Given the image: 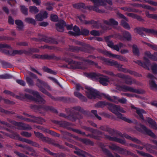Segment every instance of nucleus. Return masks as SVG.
I'll return each mask as SVG.
<instances>
[{"label": "nucleus", "mask_w": 157, "mask_h": 157, "mask_svg": "<svg viewBox=\"0 0 157 157\" xmlns=\"http://www.w3.org/2000/svg\"><path fill=\"white\" fill-rule=\"evenodd\" d=\"M136 128L138 131L145 132L152 138L157 139V136H156L151 130L141 124H137L136 127ZM152 141L153 143L156 145V147L148 144L144 145V146L148 152L157 155V152H155L153 150L157 148V141L153 140Z\"/></svg>", "instance_id": "1"}, {"label": "nucleus", "mask_w": 157, "mask_h": 157, "mask_svg": "<svg viewBox=\"0 0 157 157\" xmlns=\"http://www.w3.org/2000/svg\"><path fill=\"white\" fill-rule=\"evenodd\" d=\"M86 75L93 80H98L100 83L104 86L107 85L109 82V78L108 77L103 76L99 73H90L86 74Z\"/></svg>", "instance_id": "2"}, {"label": "nucleus", "mask_w": 157, "mask_h": 157, "mask_svg": "<svg viewBox=\"0 0 157 157\" xmlns=\"http://www.w3.org/2000/svg\"><path fill=\"white\" fill-rule=\"evenodd\" d=\"M104 61L108 65L114 66L118 69L119 71H122L125 73L128 72L130 74L133 75L135 76H140L139 74L136 72L132 71L129 70H126L125 69L122 68V65L119 64L117 62L112 60H110L109 59L104 58L103 59Z\"/></svg>", "instance_id": "3"}, {"label": "nucleus", "mask_w": 157, "mask_h": 157, "mask_svg": "<svg viewBox=\"0 0 157 157\" xmlns=\"http://www.w3.org/2000/svg\"><path fill=\"white\" fill-rule=\"evenodd\" d=\"M24 91L25 92L28 93L30 94H33L35 97L36 98H34L30 94L25 93L24 95H25V94H28L31 96L32 97V99H29L27 98H25L24 99H27L32 100L39 104H44L45 103V101L40 96V95H39L38 92L37 91H35L31 89L27 88L25 89L24 90ZM23 100H24V99Z\"/></svg>", "instance_id": "4"}, {"label": "nucleus", "mask_w": 157, "mask_h": 157, "mask_svg": "<svg viewBox=\"0 0 157 157\" xmlns=\"http://www.w3.org/2000/svg\"><path fill=\"white\" fill-rule=\"evenodd\" d=\"M63 59L66 62L68 63V66H66V67L67 68H78L84 69L86 68V67L84 66V64H85V62H76L71 60V59L65 57Z\"/></svg>", "instance_id": "5"}, {"label": "nucleus", "mask_w": 157, "mask_h": 157, "mask_svg": "<svg viewBox=\"0 0 157 157\" xmlns=\"http://www.w3.org/2000/svg\"><path fill=\"white\" fill-rule=\"evenodd\" d=\"M97 134L99 137H97L96 138V139H100L99 137H102L104 136H105L106 139L110 140L116 141L122 144L128 146V144L126 143V141L124 139H121L117 137H112L107 135H104L103 133L99 131H97Z\"/></svg>", "instance_id": "6"}, {"label": "nucleus", "mask_w": 157, "mask_h": 157, "mask_svg": "<svg viewBox=\"0 0 157 157\" xmlns=\"http://www.w3.org/2000/svg\"><path fill=\"white\" fill-rule=\"evenodd\" d=\"M111 37V36H109L105 38L107 44L109 47L117 51H119L120 48H123L125 46V45H124L121 43H119L118 44L114 45L112 41H110L109 40Z\"/></svg>", "instance_id": "7"}, {"label": "nucleus", "mask_w": 157, "mask_h": 157, "mask_svg": "<svg viewBox=\"0 0 157 157\" xmlns=\"http://www.w3.org/2000/svg\"><path fill=\"white\" fill-rule=\"evenodd\" d=\"M101 96L104 97L108 100L115 103H117V101H118L121 103L124 104L127 101L125 98H118L116 96H113L110 97L108 94H101Z\"/></svg>", "instance_id": "8"}, {"label": "nucleus", "mask_w": 157, "mask_h": 157, "mask_svg": "<svg viewBox=\"0 0 157 157\" xmlns=\"http://www.w3.org/2000/svg\"><path fill=\"white\" fill-rule=\"evenodd\" d=\"M86 93L87 97L90 99H95L98 98L99 93L97 90L90 87L86 88Z\"/></svg>", "instance_id": "9"}, {"label": "nucleus", "mask_w": 157, "mask_h": 157, "mask_svg": "<svg viewBox=\"0 0 157 157\" xmlns=\"http://www.w3.org/2000/svg\"><path fill=\"white\" fill-rule=\"evenodd\" d=\"M36 85L39 87L40 90L43 93L51 97L52 98H53V97H52L51 94L42 87L46 85V82L38 78L36 81Z\"/></svg>", "instance_id": "10"}, {"label": "nucleus", "mask_w": 157, "mask_h": 157, "mask_svg": "<svg viewBox=\"0 0 157 157\" xmlns=\"http://www.w3.org/2000/svg\"><path fill=\"white\" fill-rule=\"evenodd\" d=\"M3 92L6 94L10 95L15 98L21 100H23V99L25 98L29 99H32V97L31 96L27 94H25V95L20 94L19 96H17L14 94L13 93L7 90H5Z\"/></svg>", "instance_id": "11"}, {"label": "nucleus", "mask_w": 157, "mask_h": 157, "mask_svg": "<svg viewBox=\"0 0 157 157\" xmlns=\"http://www.w3.org/2000/svg\"><path fill=\"white\" fill-rule=\"evenodd\" d=\"M122 91L125 92L129 91L137 94H143L145 91L143 90L136 89L127 86H124L121 87Z\"/></svg>", "instance_id": "12"}, {"label": "nucleus", "mask_w": 157, "mask_h": 157, "mask_svg": "<svg viewBox=\"0 0 157 157\" xmlns=\"http://www.w3.org/2000/svg\"><path fill=\"white\" fill-rule=\"evenodd\" d=\"M114 37L119 39L121 40H127L129 41L132 38L131 34L128 32L124 31L123 33V36L120 35L118 33L114 34Z\"/></svg>", "instance_id": "13"}, {"label": "nucleus", "mask_w": 157, "mask_h": 157, "mask_svg": "<svg viewBox=\"0 0 157 157\" xmlns=\"http://www.w3.org/2000/svg\"><path fill=\"white\" fill-rule=\"evenodd\" d=\"M134 31L135 32L143 36L145 35L144 33H155V31L151 29H147L144 27H140L136 28L134 29Z\"/></svg>", "instance_id": "14"}, {"label": "nucleus", "mask_w": 157, "mask_h": 157, "mask_svg": "<svg viewBox=\"0 0 157 157\" xmlns=\"http://www.w3.org/2000/svg\"><path fill=\"white\" fill-rule=\"evenodd\" d=\"M34 133L36 136L41 140L42 141L49 144H52V140L51 139L48 137H45L41 133L34 131Z\"/></svg>", "instance_id": "15"}, {"label": "nucleus", "mask_w": 157, "mask_h": 157, "mask_svg": "<svg viewBox=\"0 0 157 157\" xmlns=\"http://www.w3.org/2000/svg\"><path fill=\"white\" fill-rule=\"evenodd\" d=\"M147 77L150 79L149 85L151 89L154 90H157V84L153 80L156 79V78L151 74H148Z\"/></svg>", "instance_id": "16"}, {"label": "nucleus", "mask_w": 157, "mask_h": 157, "mask_svg": "<svg viewBox=\"0 0 157 157\" xmlns=\"http://www.w3.org/2000/svg\"><path fill=\"white\" fill-rule=\"evenodd\" d=\"M11 122L15 125L18 126V128L19 129L30 130L32 129L31 127L28 124L17 122L14 121H12Z\"/></svg>", "instance_id": "17"}, {"label": "nucleus", "mask_w": 157, "mask_h": 157, "mask_svg": "<svg viewBox=\"0 0 157 157\" xmlns=\"http://www.w3.org/2000/svg\"><path fill=\"white\" fill-rule=\"evenodd\" d=\"M118 134L119 136L121 137H125L127 139L132 140V141L136 143L137 144L143 145V144L141 142L140 140L134 137H132L130 136H129L126 134H122L120 132L118 133Z\"/></svg>", "instance_id": "18"}, {"label": "nucleus", "mask_w": 157, "mask_h": 157, "mask_svg": "<svg viewBox=\"0 0 157 157\" xmlns=\"http://www.w3.org/2000/svg\"><path fill=\"white\" fill-rule=\"evenodd\" d=\"M144 60L145 62L142 63L140 60H138L136 61H134L136 63H137L138 65L141 66L149 70L148 66H150V64L149 63L148 59L145 57H144Z\"/></svg>", "instance_id": "19"}, {"label": "nucleus", "mask_w": 157, "mask_h": 157, "mask_svg": "<svg viewBox=\"0 0 157 157\" xmlns=\"http://www.w3.org/2000/svg\"><path fill=\"white\" fill-rule=\"evenodd\" d=\"M48 14L45 11H40V13L35 16V18L38 21H41L44 19L48 17Z\"/></svg>", "instance_id": "20"}, {"label": "nucleus", "mask_w": 157, "mask_h": 157, "mask_svg": "<svg viewBox=\"0 0 157 157\" xmlns=\"http://www.w3.org/2000/svg\"><path fill=\"white\" fill-rule=\"evenodd\" d=\"M131 107L132 109H135L136 110V112L139 115V117L141 120L143 121H144V117L143 116V114L144 113H146L143 109L137 108L134 106L132 105H131Z\"/></svg>", "instance_id": "21"}, {"label": "nucleus", "mask_w": 157, "mask_h": 157, "mask_svg": "<svg viewBox=\"0 0 157 157\" xmlns=\"http://www.w3.org/2000/svg\"><path fill=\"white\" fill-rule=\"evenodd\" d=\"M99 146L101 147L103 151L107 155L106 157H114L108 150L104 148L105 145H104V144L101 143H99ZM115 155L116 157H121L117 154H115Z\"/></svg>", "instance_id": "22"}, {"label": "nucleus", "mask_w": 157, "mask_h": 157, "mask_svg": "<svg viewBox=\"0 0 157 157\" xmlns=\"http://www.w3.org/2000/svg\"><path fill=\"white\" fill-rule=\"evenodd\" d=\"M56 27L57 30L60 32L64 31V27L66 26V23L63 20H60L56 24Z\"/></svg>", "instance_id": "23"}, {"label": "nucleus", "mask_w": 157, "mask_h": 157, "mask_svg": "<svg viewBox=\"0 0 157 157\" xmlns=\"http://www.w3.org/2000/svg\"><path fill=\"white\" fill-rule=\"evenodd\" d=\"M4 52L8 55L14 56L17 54H21L23 53V52L21 50H14L12 51L6 50Z\"/></svg>", "instance_id": "24"}, {"label": "nucleus", "mask_w": 157, "mask_h": 157, "mask_svg": "<svg viewBox=\"0 0 157 157\" xmlns=\"http://www.w3.org/2000/svg\"><path fill=\"white\" fill-rule=\"evenodd\" d=\"M107 54L109 56V57H115L117 59H118L120 60L123 61H127V60L123 56H121L119 55H115L109 52H107Z\"/></svg>", "instance_id": "25"}, {"label": "nucleus", "mask_w": 157, "mask_h": 157, "mask_svg": "<svg viewBox=\"0 0 157 157\" xmlns=\"http://www.w3.org/2000/svg\"><path fill=\"white\" fill-rule=\"evenodd\" d=\"M119 105L109 104L108 105V109L113 113L114 114L118 112Z\"/></svg>", "instance_id": "26"}, {"label": "nucleus", "mask_w": 157, "mask_h": 157, "mask_svg": "<svg viewBox=\"0 0 157 157\" xmlns=\"http://www.w3.org/2000/svg\"><path fill=\"white\" fill-rule=\"evenodd\" d=\"M125 83L128 85H131L132 83L137 84L136 81L134 79H132L131 77L126 75L125 78Z\"/></svg>", "instance_id": "27"}, {"label": "nucleus", "mask_w": 157, "mask_h": 157, "mask_svg": "<svg viewBox=\"0 0 157 157\" xmlns=\"http://www.w3.org/2000/svg\"><path fill=\"white\" fill-rule=\"evenodd\" d=\"M73 30L74 32L71 31H69L68 32L69 34L74 36H77L80 35V31L78 27L75 26L73 28Z\"/></svg>", "instance_id": "28"}, {"label": "nucleus", "mask_w": 157, "mask_h": 157, "mask_svg": "<svg viewBox=\"0 0 157 157\" xmlns=\"http://www.w3.org/2000/svg\"><path fill=\"white\" fill-rule=\"evenodd\" d=\"M118 118L121 119L129 123H132V121L129 119L123 116V115L119 112H117L115 114Z\"/></svg>", "instance_id": "29"}, {"label": "nucleus", "mask_w": 157, "mask_h": 157, "mask_svg": "<svg viewBox=\"0 0 157 157\" xmlns=\"http://www.w3.org/2000/svg\"><path fill=\"white\" fill-rule=\"evenodd\" d=\"M74 153L78 155L82 156V157H85L87 155H88L90 157H94L93 156L88 154L87 152L79 149L76 151H74Z\"/></svg>", "instance_id": "30"}, {"label": "nucleus", "mask_w": 157, "mask_h": 157, "mask_svg": "<svg viewBox=\"0 0 157 157\" xmlns=\"http://www.w3.org/2000/svg\"><path fill=\"white\" fill-rule=\"evenodd\" d=\"M147 120L150 124L151 127L154 129L157 130V124L154 120L149 117L147 118Z\"/></svg>", "instance_id": "31"}, {"label": "nucleus", "mask_w": 157, "mask_h": 157, "mask_svg": "<svg viewBox=\"0 0 157 157\" xmlns=\"http://www.w3.org/2000/svg\"><path fill=\"white\" fill-rule=\"evenodd\" d=\"M145 56L151 60L157 61V52H155L154 55L151 54L150 52L147 51L145 53Z\"/></svg>", "instance_id": "32"}, {"label": "nucleus", "mask_w": 157, "mask_h": 157, "mask_svg": "<svg viewBox=\"0 0 157 157\" xmlns=\"http://www.w3.org/2000/svg\"><path fill=\"white\" fill-rule=\"evenodd\" d=\"M77 17L82 24H88L91 23L90 21H87L86 19L85 16L83 15L77 16Z\"/></svg>", "instance_id": "33"}, {"label": "nucleus", "mask_w": 157, "mask_h": 157, "mask_svg": "<svg viewBox=\"0 0 157 157\" xmlns=\"http://www.w3.org/2000/svg\"><path fill=\"white\" fill-rule=\"evenodd\" d=\"M104 23L108 25H118V22L115 21L114 19L111 18L107 20H105L104 21Z\"/></svg>", "instance_id": "34"}, {"label": "nucleus", "mask_w": 157, "mask_h": 157, "mask_svg": "<svg viewBox=\"0 0 157 157\" xmlns=\"http://www.w3.org/2000/svg\"><path fill=\"white\" fill-rule=\"evenodd\" d=\"M15 23L17 25V28L19 30H22L23 28L24 25L22 21L19 20H17L15 21Z\"/></svg>", "instance_id": "35"}, {"label": "nucleus", "mask_w": 157, "mask_h": 157, "mask_svg": "<svg viewBox=\"0 0 157 157\" xmlns=\"http://www.w3.org/2000/svg\"><path fill=\"white\" fill-rule=\"evenodd\" d=\"M33 58H36L40 59H49L50 58V57L48 55H39L37 54L33 55Z\"/></svg>", "instance_id": "36"}, {"label": "nucleus", "mask_w": 157, "mask_h": 157, "mask_svg": "<svg viewBox=\"0 0 157 157\" xmlns=\"http://www.w3.org/2000/svg\"><path fill=\"white\" fill-rule=\"evenodd\" d=\"M74 94L75 96L78 97L83 101H87L86 98L78 92H75L74 93Z\"/></svg>", "instance_id": "37"}, {"label": "nucleus", "mask_w": 157, "mask_h": 157, "mask_svg": "<svg viewBox=\"0 0 157 157\" xmlns=\"http://www.w3.org/2000/svg\"><path fill=\"white\" fill-rule=\"evenodd\" d=\"M129 17H132V18L134 19H136L139 21H141L142 19L141 17L138 15L131 13H127L125 14Z\"/></svg>", "instance_id": "38"}, {"label": "nucleus", "mask_w": 157, "mask_h": 157, "mask_svg": "<svg viewBox=\"0 0 157 157\" xmlns=\"http://www.w3.org/2000/svg\"><path fill=\"white\" fill-rule=\"evenodd\" d=\"M38 9L35 6H30L29 7V11L33 14H36L39 12Z\"/></svg>", "instance_id": "39"}, {"label": "nucleus", "mask_w": 157, "mask_h": 157, "mask_svg": "<svg viewBox=\"0 0 157 157\" xmlns=\"http://www.w3.org/2000/svg\"><path fill=\"white\" fill-rule=\"evenodd\" d=\"M43 69L44 71L52 74L55 75L56 73V72L53 71L51 69L46 67H43Z\"/></svg>", "instance_id": "40"}, {"label": "nucleus", "mask_w": 157, "mask_h": 157, "mask_svg": "<svg viewBox=\"0 0 157 157\" xmlns=\"http://www.w3.org/2000/svg\"><path fill=\"white\" fill-rule=\"evenodd\" d=\"M145 14L146 16L147 17L157 20V15L155 14H150L149 12L147 11H146Z\"/></svg>", "instance_id": "41"}, {"label": "nucleus", "mask_w": 157, "mask_h": 157, "mask_svg": "<svg viewBox=\"0 0 157 157\" xmlns=\"http://www.w3.org/2000/svg\"><path fill=\"white\" fill-rule=\"evenodd\" d=\"M100 129L103 131L108 132L111 133L112 131V129L107 126H102L100 127Z\"/></svg>", "instance_id": "42"}, {"label": "nucleus", "mask_w": 157, "mask_h": 157, "mask_svg": "<svg viewBox=\"0 0 157 157\" xmlns=\"http://www.w3.org/2000/svg\"><path fill=\"white\" fill-rule=\"evenodd\" d=\"M43 40L46 42L49 43H54L55 42L53 38L49 37H44L43 39Z\"/></svg>", "instance_id": "43"}, {"label": "nucleus", "mask_w": 157, "mask_h": 157, "mask_svg": "<svg viewBox=\"0 0 157 157\" xmlns=\"http://www.w3.org/2000/svg\"><path fill=\"white\" fill-rule=\"evenodd\" d=\"M25 80L29 86H33L34 82L31 78L28 76L26 77Z\"/></svg>", "instance_id": "44"}, {"label": "nucleus", "mask_w": 157, "mask_h": 157, "mask_svg": "<svg viewBox=\"0 0 157 157\" xmlns=\"http://www.w3.org/2000/svg\"><path fill=\"white\" fill-rule=\"evenodd\" d=\"M136 151L138 154L144 157H153L150 154L145 153L142 151H140L138 150H136Z\"/></svg>", "instance_id": "45"}, {"label": "nucleus", "mask_w": 157, "mask_h": 157, "mask_svg": "<svg viewBox=\"0 0 157 157\" xmlns=\"http://www.w3.org/2000/svg\"><path fill=\"white\" fill-rule=\"evenodd\" d=\"M25 21L28 23L32 24L34 25L36 24L35 20L32 18L28 17L26 18Z\"/></svg>", "instance_id": "46"}, {"label": "nucleus", "mask_w": 157, "mask_h": 157, "mask_svg": "<svg viewBox=\"0 0 157 157\" xmlns=\"http://www.w3.org/2000/svg\"><path fill=\"white\" fill-rule=\"evenodd\" d=\"M121 25L125 29H130V27L129 24L123 20L121 21Z\"/></svg>", "instance_id": "47"}, {"label": "nucleus", "mask_w": 157, "mask_h": 157, "mask_svg": "<svg viewBox=\"0 0 157 157\" xmlns=\"http://www.w3.org/2000/svg\"><path fill=\"white\" fill-rule=\"evenodd\" d=\"M74 7L77 8H84L85 7V4L83 3H79L73 5Z\"/></svg>", "instance_id": "48"}, {"label": "nucleus", "mask_w": 157, "mask_h": 157, "mask_svg": "<svg viewBox=\"0 0 157 157\" xmlns=\"http://www.w3.org/2000/svg\"><path fill=\"white\" fill-rule=\"evenodd\" d=\"M12 76L8 74H5L0 75V79H7L11 78Z\"/></svg>", "instance_id": "49"}, {"label": "nucleus", "mask_w": 157, "mask_h": 157, "mask_svg": "<svg viewBox=\"0 0 157 157\" xmlns=\"http://www.w3.org/2000/svg\"><path fill=\"white\" fill-rule=\"evenodd\" d=\"M107 104V103L105 101H100L98 102L95 105V106L99 107H102Z\"/></svg>", "instance_id": "50"}, {"label": "nucleus", "mask_w": 157, "mask_h": 157, "mask_svg": "<svg viewBox=\"0 0 157 157\" xmlns=\"http://www.w3.org/2000/svg\"><path fill=\"white\" fill-rule=\"evenodd\" d=\"M120 9L122 10H124L125 11H127L129 12H135L134 10L132 9L131 8L128 7H121Z\"/></svg>", "instance_id": "51"}, {"label": "nucleus", "mask_w": 157, "mask_h": 157, "mask_svg": "<svg viewBox=\"0 0 157 157\" xmlns=\"http://www.w3.org/2000/svg\"><path fill=\"white\" fill-rule=\"evenodd\" d=\"M21 12L25 15L28 14V9L24 6H20Z\"/></svg>", "instance_id": "52"}, {"label": "nucleus", "mask_w": 157, "mask_h": 157, "mask_svg": "<svg viewBox=\"0 0 157 157\" xmlns=\"http://www.w3.org/2000/svg\"><path fill=\"white\" fill-rule=\"evenodd\" d=\"M9 137L12 138L18 139V140H19L20 138L19 135L17 133H13L9 136Z\"/></svg>", "instance_id": "53"}, {"label": "nucleus", "mask_w": 157, "mask_h": 157, "mask_svg": "<svg viewBox=\"0 0 157 157\" xmlns=\"http://www.w3.org/2000/svg\"><path fill=\"white\" fill-rule=\"evenodd\" d=\"M89 33V30L86 29H82L81 31L80 32V34L83 35H85L86 36L88 35V34Z\"/></svg>", "instance_id": "54"}, {"label": "nucleus", "mask_w": 157, "mask_h": 157, "mask_svg": "<svg viewBox=\"0 0 157 157\" xmlns=\"http://www.w3.org/2000/svg\"><path fill=\"white\" fill-rule=\"evenodd\" d=\"M116 151L119 154L124 155L125 153L126 149L118 146Z\"/></svg>", "instance_id": "55"}, {"label": "nucleus", "mask_w": 157, "mask_h": 157, "mask_svg": "<svg viewBox=\"0 0 157 157\" xmlns=\"http://www.w3.org/2000/svg\"><path fill=\"white\" fill-rule=\"evenodd\" d=\"M84 62L85 63L89 65H94L95 66H97L98 65V63H95L89 59H85L84 60Z\"/></svg>", "instance_id": "56"}, {"label": "nucleus", "mask_w": 157, "mask_h": 157, "mask_svg": "<svg viewBox=\"0 0 157 157\" xmlns=\"http://www.w3.org/2000/svg\"><path fill=\"white\" fill-rule=\"evenodd\" d=\"M133 52L134 54L136 55H138L139 54V51L137 48V46L134 45L132 47Z\"/></svg>", "instance_id": "57"}, {"label": "nucleus", "mask_w": 157, "mask_h": 157, "mask_svg": "<svg viewBox=\"0 0 157 157\" xmlns=\"http://www.w3.org/2000/svg\"><path fill=\"white\" fill-rule=\"evenodd\" d=\"M21 134L23 136L27 137H30L32 136V134L30 133L25 131L22 132Z\"/></svg>", "instance_id": "58"}, {"label": "nucleus", "mask_w": 157, "mask_h": 157, "mask_svg": "<svg viewBox=\"0 0 157 157\" xmlns=\"http://www.w3.org/2000/svg\"><path fill=\"white\" fill-rule=\"evenodd\" d=\"M145 2L151 5L156 6L157 2H154L152 0H143V2Z\"/></svg>", "instance_id": "59"}, {"label": "nucleus", "mask_w": 157, "mask_h": 157, "mask_svg": "<svg viewBox=\"0 0 157 157\" xmlns=\"http://www.w3.org/2000/svg\"><path fill=\"white\" fill-rule=\"evenodd\" d=\"M90 34L93 36H98L101 34V33L98 31L93 30L90 32Z\"/></svg>", "instance_id": "60"}, {"label": "nucleus", "mask_w": 157, "mask_h": 157, "mask_svg": "<svg viewBox=\"0 0 157 157\" xmlns=\"http://www.w3.org/2000/svg\"><path fill=\"white\" fill-rule=\"evenodd\" d=\"M16 82L18 84L22 86H24L26 85V83L25 81L21 79H17L16 80Z\"/></svg>", "instance_id": "61"}, {"label": "nucleus", "mask_w": 157, "mask_h": 157, "mask_svg": "<svg viewBox=\"0 0 157 157\" xmlns=\"http://www.w3.org/2000/svg\"><path fill=\"white\" fill-rule=\"evenodd\" d=\"M71 51L73 52H78L81 50V48L77 46H71L70 48Z\"/></svg>", "instance_id": "62"}, {"label": "nucleus", "mask_w": 157, "mask_h": 157, "mask_svg": "<svg viewBox=\"0 0 157 157\" xmlns=\"http://www.w3.org/2000/svg\"><path fill=\"white\" fill-rule=\"evenodd\" d=\"M151 69L153 73L156 74L157 71V64L154 63L151 67Z\"/></svg>", "instance_id": "63"}, {"label": "nucleus", "mask_w": 157, "mask_h": 157, "mask_svg": "<svg viewBox=\"0 0 157 157\" xmlns=\"http://www.w3.org/2000/svg\"><path fill=\"white\" fill-rule=\"evenodd\" d=\"M14 153L19 157H28L27 155L22 153H21L18 151H15Z\"/></svg>", "instance_id": "64"}]
</instances>
